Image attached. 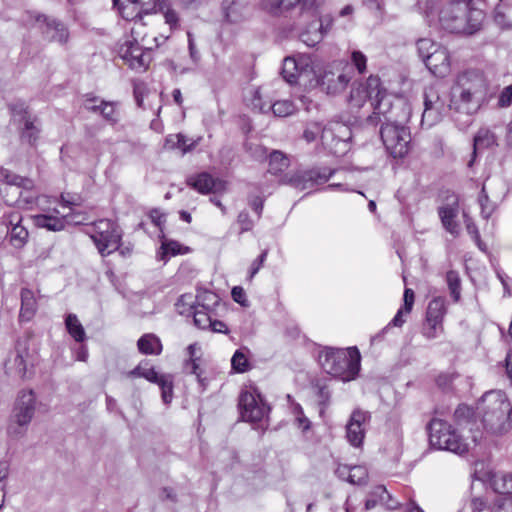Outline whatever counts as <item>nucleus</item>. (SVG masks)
Returning a JSON list of instances; mask_svg holds the SVG:
<instances>
[{
	"mask_svg": "<svg viewBox=\"0 0 512 512\" xmlns=\"http://www.w3.org/2000/svg\"><path fill=\"white\" fill-rule=\"evenodd\" d=\"M485 91L481 76L470 72L458 76L451 90L450 106L453 108V120L460 129L472 123V116L480 109Z\"/></svg>",
	"mask_w": 512,
	"mask_h": 512,
	"instance_id": "1",
	"label": "nucleus"
},
{
	"mask_svg": "<svg viewBox=\"0 0 512 512\" xmlns=\"http://www.w3.org/2000/svg\"><path fill=\"white\" fill-rule=\"evenodd\" d=\"M476 413L488 433L501 435L512 427V405L501 390L486 392L477 403Z\"/></svg>",
	"mask_w": 512,
	"mask_h": 512,
	"instance_id": "2",
	"label": "nucleus"
},
{
	"mask_svg": "<svg viewBox=\"0 0 512 512\" xmlns=\"http://www.w3.org/2000/svg\"><path fill=\"white\" fill-rule=\"evenodd\" d=\"M318 361L324 372L343 382L356 379L361 368V355L357 347L325 348L319 352Z\"/></svg>",
	"mask_w": 512,
	"mask_h": 512,
	"instance_id": "3",
	"label": "nucleus"
},
{
	"mask_svg": "<svg viewBox=\"0 0 512 512\" xmlns=\"http://www.w3.org/2000/svg\"><path fill=\"white\" fill-rule=\"evenodd\" d=\"M484 13L472 8L469 3L455 1L446 5L440 12L439 20L443 29L451 33L473 34L482 25Z\"/></svg>",
	"mask_w": 512,
	"mask_h": 512,
	"instance_id": "4",
	"label": "nucleus"
},
{
	"mask_svg": "<svg viewBox=\"0 0 512 512\" xmlns=\"http://www.w3.org/2000/svg\"><path fill=\"white\" fill-rule=\"evenodd\" d=\"M269 167L267 172L279 179L280 184H286L293 188L305 190L313 188L315 185L327 182L333 170L324 169L323 171L317 170H294L289 168V162H268Z\"/></svg>",
	"mask_w": 512,
	"mask_h": 512,
	"instance_id": "5",
	"label": "nucleus"
},
{
	"mask_svg": "<svg viewBox=\"0 0 512 512\" xmlns=\"http://www.w3.org/2000/svg\"><path fill=\"white\" fill-rule=\"evenodd\" d=\"M372 104L373 112L365 119L367 126L376 127L378 123H381V125L406 126L411 117L410 104L401 98L393 101L387 91L380 100Z\"/></svg>",
	"mask_w": 512,
	"mask_h": 512,
	"instance_id": "6",
	"label": "nucleus"
},
{
	"mask_svg": "<svg viewBox=\"0 0 512 512\" xmlns=\"http://www.w3.org/2000/svg\"><path fill=\"white\" fill-rule=\"evenodd\" d=\"M427 430L432 447L458 455L468 452V443L447 421L433 418L428 423Z\"/></svg>",
	"mask_w": 512,
	"mask_h": 512,
	"instance_id": "7",
	"label": "nucleus"
},
{
	"mask_svg": "<svg viewBox=\"0 0 512 512\" xmlns=\"http://www.w3.org/2000/svg\"><path fill=\"white\" fill-rule=\"evenodd\" d=\"M86 233L102 256H108L115 252L122 239L120 227L110 219H99L91 223L87 226Z\"/></svg>",
	"mask_w": 512,
	"mask_h": 512,
	"instance_id": "8",
	"label": "nucleus"
},
{
	"mask_svg": "<svg viewBox=\"0 0 512 512\" xmlns=\"http://www.w3.org/2000/svg\"><path fill=\"white\" fill-rule=\"evenodd\" d=\"M36 409V396L33 390H23L19 393L13 408L8 435L12 438L22 437L30 424Z\"/></svg>",
	"mask_w": 512,
	"mask_h": 512,
	"instance_id": "9",
	"label": "nucleus"
},
{
	"mask_svg": "<svg viewBox=\"0 0 512 512\" xmlns=\"http://www.w3.org/2000/svg\"><path fill=\"white\" fill-rule=\"evenodd\" d=\"M139 33L135 27L131 28V35L127 37L118 49L119 57L129 66L130 69L137 72H144L152 60L151 48H144L138 43Z\"/></svg>",
	"mask_w": 512,
	"mask_h": 512,
	"instance_id": "10",
	"label": "nucleus"
},
{
	"mask_svg": "<svg viewBox=\"0 0 512 512\" xmlns=\"http://www.w3.org/2000/svg\"><path fill=\"white\" fill-rule=\"evenodd\" d=\"M453 111L447 98L442 95L436 86H429L424 91V110L421 116V126L431 128L439 123L442 118Z\"/></svg>",
	"mask_w": 512,
	"mask_h": 512,
	"instance_id": "11",
	"label": "nucleus"
},
{
	"mask_svg": "<svg viewBox=\"0 0 512 512\" xmlns=\"http://www.w3.org/2000/svg\"><path fill=\"white\" fill-rule=\"evenodd\" d=\"M380 136L388 154L394 159H402L408 154L411 133L407 126L381 125Z\"/></svg>",
	"mask_w": 512,
	"mask_h": 512,
	"instance_id": "12",
	"label": "nucleus"
},
{
	"mask_svg": "<svg viewBox=\"0 0 512 512\" xmlns=\"http://www.w3.org/2000/svg\"><path fill=\"white\" fill-rule=\"evenodd\" d=\"M267 11L274 16L316 17L315 0H266Z\"/></svg>",
	"mask_w": 512,
	"mask_h": 512,
	"instance_id": "13",
	"label": "nucleus"
},
{
	"mask_svg": "<svg viewBox=\"0 0 512 512\" xmlns=\"http://www.w3.org/2000/svg\"><path fill=\"white\" fill-rule=\"evenodd\" d=\"M386 89L382 87L381 80L378 76L371 75L364 82H355L349 96L351 107L361 108L367 101L373 109V104L384 96Z\"/></svg>",
	"mask_w": 512,
	"mask_h": 512,
	"instance_id": "14",
	"label": "nucleus"
},
{
	"mask_svg": "<svg viewBox=\"0 0 512 512\" xmlns=\"http://www.w3.org/2000/svg\"><path fill=\"white\" fill-rule=\"evenodd\" d=\"M508 192L507 184L499 178H488L482 186L478 202L481 208V216L489 219L497 209L499 203L503 201Z\"/></svg>",
	"mask_w": 512,
	"mask_h": 512,
	"instance_id": "15",
	"label": "nucleus"
},
{
	"mask_svg": "<svg viewBox=\"0 0 512 512\" xmlns=\"http://www.w3.org/2000/svg\"><path fill=\"white\" fill-rule=\"evenodd\" d=\"M240 415L244 421H261L269 412V406L256 388L242 391L239 396Z\"/></svg>",
	"mask_w": 512,
	"mask_h": 512,
	"instance_id": "16",
	"label": "nucleus"
},
{
	"mask_svg": "<svg viewBox=\"0 0 512 512\" xmlns=\"http://www.w3.org/2000/svg\"><path fill=\"white\" fill-rule=\"evenodd\" d=\"M131 377H141L147 381L157 384L161 389V397L164 404H170L173 398V379L169 374H159L154 367L148 363H140L129 372Z\"/></svg>",
	"mask_w": 512,
	"mask_h": 512,
	"instance_id": "17",
	"label": "nucleus"
},
{
	"mask_svg": "<svg viewBox=\"0 0 512 512\" xmlns=\"http://www.w3.org/2000/svg\"><path fill=\"white\" fill-rule=\"evenodd\" d=\"M114 6H117L121 17L127 21H134V25H138V20L143 15L157 13L166 7V0H148L147 3L132 2L124 3L121 0H113Z\"/></svg>",
	"mask_w": 512,
	"mask_h": 512,
	"instance_id": "18",
	"label": "nucleus"
},
{
	"mask_svg": "<svg viewBox=\"0 0 512 512\" xmlns=\"http://www.w3.org/2000/svg\"><path fill=\"white\" fill-rule=\"evenodd\" d=\"M85 217L80 215H72L70 213L61 212L60 210L53 209L52 212L42 213L35 215L33 221L36 227L45 228L49 231H61L67 224H82Z\"/></svg>",
	"mask_w": 512,
	"mask_h": 512,
	"instance_id": "19",
	"label": "nucleus"
},
{
	"mask_svg": "<svg viewBox=\"0 0 512 512\" xmlns=\"http://www.w3.org/2000/svg\"><path fill=\"white\" fill-rule=\"evenodd\" d=\"M34 19L37 28L48 41L60 44H65L68 41L69 31L61 20L40 13L35 14Z\"/></svg>",
	"mask_w": 512,
	"mask_h": 512,
	"instance_id": "20",
	"label": "nucleus"
},
{
	"mask_svg": "<svg viewBox=\"0 0 512 512\" xmlns=\"http://www.w3.org/2000/svg\"><path fill=\"white\" fill-rule=\"evenodd\" d=\"M252 105L261 113L272 111L276 117H288L293 115L297 108L293 101L289 99L265 102L262 99L261 89H257L252 99Z\"/></svg>",
	"mask_w": 512,
	"mask_h": 512,
	"instance_id": "21",
	"label": "nucleus"
},
{
	"mask_svg": "<svg viewBox=\"0 0 512 512\" xmlns=\"http://www.w3.org/2000/svg\"><path fill=\"white\" fill-rule=\"evenodd\" d=\"M478 467V464L476 465ZM474 480L480 481L482 484L489 482L492 489L498 494H512V473L479 471L475 468L473 474Z\"/></svg>",
	"mask_w": 512,
	"mask_h": 512,
	"instance_id": "22",
	"label": "nucleus"
},
{
	"mask_svg": "<svg viewBox=\"0 0 512 512\" xmlns=\"http://www.w3.org/2000/svg\"><path fill=\"white\" fill-rule=\"evenodd\" d=\"M459 214V199L454 193L446 197V202L438 208V215L444 229L453 236H458L460 226L456 221Z\"/></svg>",
	"mask_w": 512,
	"mask_h": 512,
	"instance_id": "23",
	"label": "nucleus"
},
{
	"mask_svg": "<svg viewBox=\"0 0 512 512\" xmlns=\"http://www.w3.org/2000/svg\"><path fill=\"white\" fill-rule=\"evenodd\" d=\"M370 420L369 412L355 409L346 424V438L353 447H360L365 437V425Z\"/></svg>",
	"mask_w": 512,
	"mask_h": 512,
	"instance_id": "24",
	"label": "nucleus"
},
{
	"mask_svg": "<svg viewBox=\"0 0 512 512\" xmlns=\"http://www.w3.org/2000/svg\"><path fill=\"white\" fill-rule=\"evenodd\" d=\"M32 365L33 363L30 360V354L25 342L18 341L13 358H9L5 362L6 372L20 378H26L29 372L28 367Z\"/></svg>",
	"mask_w": 512,
	"mask_h": 512,
	"instance_id": "25",
	"label": "nucleus"
},
{
	"mask_svg": "<svg viewBox=\"0 0 512 512\" xmlns=\"http://www.w3.org/2000/svg\"><path fill=\"white\" fill-rule=\"evenodd\" d=\"M187 184L201 194L222 193L227 187L225 180L215 179L207 172L189 176L187 178Z\"/></svg>",
	"mask_w": 512,
	"mask_h": 512,
	"instance_id": "26",
	"label": "nucleus"
},
{
	"mask_svg": "<svg viewBox=\"0 0 512 512\" xmlns=\"http://www.w3.org/2000/svg\"><path fill=\"white\" fill-rule=\"evenodd\" d=\"M424 64L433 75L444 77L450 70L448 50L439 45L430 54H425Z\"/></svg>",
	"mask_w": 512,
	"mask_h": 512,
	"instance_id": "27",
	"label": "nucleus"
},
{
	"mask_svg": "<svg viewBox=\"0 0 512 512\" xmlns=\"http://www.w3.org/2000/svg\"><path fill=\"white\" fill-rule=\"evenodd\" d=\"M351 77L343 72L324 71L318 83L323 91L329 95H336L345 90Z\"/></svg>",
	"mask_w": 512,
	"mask_h": 512,
	"instance_id": "28",
	"label": "nucleus"
},
{
	"mask_svg": "<svg viewBox=\"0 0 512 512\" xmlns=\"http://www.w3.org/2000/svg\"><path fill=\"white\" fill-rule=\"evenodd\" d=\"M222 13L226 22L240 23L247 16L248 3L246 0H223Z\"/></svg>",
	"mask_w": 512,
	"mask_h": 512,
	"instance_id": "29",
	"label": "nucleus"
},
{
	"mask_svg": "<svg viewBox=\"0 0 512 512\" xmlns=\"http://www.w3.org/2000/svg\"><path fill=\"white\" fill-rule=\"evenodd\" d=\"M201 141V137L196 139L188 137L182 133L170 134L165 138L164 148L167 150H179L182 154L194 150L198 143Z\"/></svg>",
	"mask_w": 512,
	"mask_h": 512,
	"instance_id": "30",
	"label": "nucleus"
},
{
	"mask_svg": "<svg viewBox=\"0 0 512 512\" xmlns=\"http://www.w3.org/2000/svg\"><path fill=\"white\" fill-rule=\"evenodd\" d=\"M307 65L302 60H297L294 57H286L283 60L281 75L283 79L293 85L298 82L299 77L306 70Z\"/></svg>",
	"mask_w": 512,
	"mask_h": 512,
	"instance_id": "31",
	"label": "nucleus"
},
{
	"mask_svg": "<svg viewBox=\"0 0 512 512\" xmlns=\"http://www.w3.org/2000/svg\"><path fill=\"white\" fill-rule=\"evenodd\" d=\"M14 115L17 113L22 114V119L24 120V127L21 132V139L23 141L28 142L29 144H34L39 136V128L35 125L34 121H32L28 117V112L26 111L24 105H17L11 107Z\"/></svg>",
	"mask_w": 512,
	"mask_h": 512,
	"instance_id": "32",
	"label": "nucleus"
},
{
	"mask_svg": "<svg viewBox=\"0 0 512 512\" xmlns=\"http://www.w3.org/2000/svg\"><path fill=\"white\" fill-rule=\"evenodd\" d=\"M495 145H497V143L494 133L487 128L479 129L473 139V153L471 160H475L478 155L482 156L484 150L490 149Z\"/></svg>",
	"mask_w": 512,
	"mask_h": 512,
	"instance_id": "33",
	"label": "nucleus"
},
{
	"mask_svg": "<svg viewBox=\"0 0 512 512\" xmlns=\"http://www.w3.org/2000/svg\"><path fill=\"white\" fill-rule=\"evenodd\" d=\"M21 308L19 318L21 321L32 319L37 310V302L32 290L23 288L21 290Z\"/></svg>",
	"mask_w": 512,
	"mask_h": 512,
	"instance_id": "34",
	"label": "nucleus"
},
{
	"mask_svg": "<svg viewBox=\"0 0 512 512\" xmlns=\"http://www.w3.org/2000/svg\"><path fill=\"white\" fill-rule=\"evenodd\" d=\"M446 300L444 297H434L429 303L426 311V322L443 324L446 315Z\"/></svg>",
	"mask_w": 512,
	"mask_h": 512,
	"instance_id": "35",
	"label": "nucleus"
},
{
	"mask_svg": "<svg viewBox=\"0 0 512 512\" xmlns=\"http://www.w3.org/2000/svg\"><path fill=\"white\" fill-rule=\"evenodd\" d=\"M391 495L386 490L385 486L377 485L370 493V497L365 501V511L375 508L378 504L386 505L389 509H394L395 506L389 504Z\"/></svg>",
	"mask_w": 512,
	"mask_h": 512,
	"instance_id": "36",
	"label": "nucleus"
},
{
	"mask_svg": "<svg viewBox=\"0 0 512 512\" xmlns=\"http://www.w3.org/2000/svg\"><path fill=\"white\" fill-rule=\"evenodd\" d=\"M28 230L22 225V215L18 212V221L10 225L9 243L15 248L23 247L28 240Z\"/></svg>",
	"mask_w": 512,
	"mask_h": 512,
	"instance_id": "37",
	"label": "nucleus"
},
{
	"mask_svg": "<svg viewBox=\"0 0 512 512\" xmlns=\"http://www.w3.org/2000/svg\"><path fill=\"white\" fill-rule=\"evenodd\" d=\"M137 347L145 355H159L162 352L160 339L151 333L142 335L137 341Z\"/></svg>",
	"mask_w": 512,
	"mask_h": 512,
	"instance_id": "38",
	"label": "nucleus"
},
{
	"mask_svg": "<svg viewBox=\"0 0 512 512\" xmlns=\"http://www.w3.org/2000/svg\"><path fill=\"white\" fill-rule=\"evenodd\" d=\"M324 23L321 22L318 24V21H312L308 29L302 31L299 35L300 40L306 44L308 47H314L316 44L322 41L323 39V29Z\"/></svg>",
	"mask_w": 512,
	"mask_h": 512,
	"instance_id": "39",
	"label": "nucleus"
},
{
	"mask_svg": "<svg viewBox=\"0 0 512 512\" xmlns=\"http://www.w3.org/2000/svg\"><path fill=\"white\" fill-rule=\"evenodd\" d=\"M188 251L189 248L181 245L178 241L164 240L161 243L157 257L159 260L167 262L170 257L186 254Z\"/></svg>",
	"mask_w": 512,
	"mask_h": 512,
	"instance_id": "40",
	"label": "nucleus"
},
{
	"mask_svg": "<svg viewBox=\"0 0 512 512\" xmlns=\"http://www.w3.org/2000/svg\"><path fill=\"white\" fill-rule=\"evenodd\" d=\"M65 327H66V330L69 333V335L76 342L82 343L85 341L86 333H85L84 327L75 314L69 313L66 315Z\"/></svg>",
	"mask_w": 512,
	"mask_h": 512,
	"instance_id": "41",
	"label": "nucleus"
},
{
	"mask_svg": "<svg viewBox=\"0 0 512 512\" xmlns=\"http://www.w3.org/2000/svg\"><path fill=\"white\" fill-rule=\"evenodd\" d=\"M194 299L195 306H199V308L208 309L211 311H214L215 307L220 302V297L216 293L206 289L197 290V294Z\"/></svg>",
	"mask_w": 512,
	"mask_h": 512,
	"instance_id": "42",
	"label": "nucleus"
},
{
	"mask_svg": "<svg viewBox=\"0 0 512 512\" xmlns=\"http://www.w3.org/2000/svg\"><path fill=\"white\" fill-rule=\"evenodd\" d=\"M431 153L436 158H450L453 157V148L442 137L436 136L432 140Z\"/></svg>",
	"mask_w": 512,
	"mask_h": 512,
	"instance_id": "43",
	"label": "nucleus"
},
{
	"mask_svg": "<svg viewBox=\"0 0 512 512\" xmlns=\"http://www.w3.org/2000/svg\"><path fill=\"white\" fill-rule=\"evenodd\" d=\"M12 221H18V211H9L3 213L0 217V246L9 241L10 225Z\"/></svg>",
	"mask_w": 512,
	"mask_h": 512,
	"instance_id": "44",
	"label": "nucleus"
},
{
	"mask_svg": "<svg viewBox=\"0 0 512 512\" xmlns=\"http://www.w3.org/2000/svg\"><path fill=\"white\" fill-rule=\"evenodd\" d=\"M214 311L199 308L196 306L190 315L193 316L194 324L200 329H207L211 324L212 313Z\"/></svg>",
	"mask_w": 512,
	"mask_h": 512,
	"instance_id": "45",
	"label": "nucleus"
},
{
	"mask_svg": "<svg viewBox=\"0 0 512 512\" xmlns=\"http://www.w3.org/2000/svg\"><path fill=\"white\" fill-rule=\"evenodd\" d=\"M231 366L238 373H244L250 369L248 357L243 349L235 351L231 358Z\"/></svg>",
	"mask_w": 512,
	"mask_h": 512,
	"instance_id": "46",
	"label": "nucleus"
},
{
	"mask_svg": "<svg viewBox=\"0 0 512 512\" xmlns=\"http://www.w3.org/2000/svg\"><path fill=\"white\" fill-rule=\"evenodd\" d=\"M446 282L454 301H459L461 292V282L458 272L454 270L448 271L446 274Z\"/></svg>",
	"mask_w": 512,
	"mask_h": 512,
	"instance_id": "47",
	"label": "nucleus"
},
{
	"mask_svg": "<svg viewBox=\"0 0 512 512\" xmlns=\"http://www.w3.org/2000/svg\"><path fill=\"white\" fill-rule=\"evenodd\" d=\"M475 416H477L476 411L466 404H460L454 412V418L458 425L468 424Z\"/></svg>",
	"mask_w": 512,
	"mask_h": 512,
	"instance_id": "48",
	"label": "nucleus"
},
{
	"mask_svg": "<svg viewBox=\"0 0 512 512\" xmlns=\"http://www.w3.org/2000/svg\"><path fill=\"white\" fill-rule=\"evenodd\" d=\"M175 306L179 314L190 316L191 312L196 307L195 299L192 294H183L179 297Z\"/></svg>",
	"mask_w": 512,
	"mask_h": 512,
	"instance_id": "49",
	"label": "nucleus"
},
{
	"mask_svg": "<svg viewBox=\"0 0 512 512\" xmlns=\"http://www.w3.org/2000/svg\"><path fill=\"white\" fill-rule=\"evenodd\" d=\"M367 478V469L364 466L357 465L350 468L347 481L351 484L362 485L366 483Z\"/></svg>",
	"mask_w": 512,
	"mask_h": 512,
	"instance_id": "50",
	"label": "nucleus"
},
{
	"mask_svg": "<svg viewBox=\"0 0 512 512\" xmlns=\"http://www.w3.org/2000/svg\"><path fill=\"white\" fill-rule=\"evenodd\" d=\"M253 156L262 158L263 160H287L286 155L279 151V150H272L268 152V150L261 145H257L255 147V151L253 153Z\"/></svg>",
	"mask_w": 512,
	"mask_h": 512,
	"instance_id": "51",
	"label": "nucleus"
},
{
	"mask_svg": "<svg viewBox=\"0 0 512 512\" xmlns=\"http://www.w3.org/2000/svg\"><path fill=\"white\" fill-rule=\"evenodd\" d=\"M99 114L112 125H115L119 121V113L117 112L113 102L102 101V107Z\"/></svg>",
	"mask_w": 512,
	"mask_h": 512,
	"instance_id": "52",
	"label": "nucleus"
},
{
	"mask_svg": "<svg viewBox=\"0 0 512 512\" xmlns=\"http://www.w3.org/2000/svg\"><path fill=\"white\" fill-rule=\"evenodd\" d=\"M60 199H61V207L62 209H66L68 208L69 209V212L70 214L72 215H80L81 217H84L82 214L80 213H74V210H73V207L74 206H78L80 204V197L77 196V195H72L70 193H62L61 196H60Z\"/></svg>",
	"mask_w": 512,
	"mask_h": 512,
	"instance_id": "53",
	"label": "nucleus"
},
{
	"mask_svg": "<svg viewBox=\"0 0 512 512\" xmlns=\"http://www.w3.org/2000/svg\"><path fill=\"white\" fill-rule=\"evenodd\" d=\"M417 50L419 57L425 62V54H430L435 48H438V44L428 38H421L417 41Z\"/></svg>",
	"mask_w": 512,
	"mask_h": 512,
	"instance_id": "54",
	"label": "nucleus"
},
{
	"mask_svg": "<svg viewBox=\"0 0 512 512\" xmlns=\"http://www.w3.org/2000/svg\"><path fill=\"white\" fill-rule=\"evenodd\" d=\"M293 414L295 415V422L299 429L302 431H307L310 429L311 422L304 415L303 409L300 404H295L293 406Z\"/></svg>",
	"mask_w": 512,
	"mask_h": 512,
	"instance_id": "55",
	"label": "nucleus"
},
{
	"mask_svg": "<svg viewBox=\"0 0 512 512\" xmlns=\"http://www.w3.org/2000/svg\"><path fill=\"white\" fill-rule=\"evenodd\" d=\"M443 332V324L436 322H425L423 336L427 339H435Z\"/></svg>",
	"mask_w": 512,
	"mask_h": 512,
	"instance_id": "56",
	"label": "nucleus"
},
{
	"mask_svg": "<svg viewBox=\"0 0 512 512\" xmlns=\"http://www.w3.org/2000/svg\"><path fill=\"white\" fill-rule=\"evenodd\" d=\"M351 62L357 69L358 73L363 74L366 71L367 57L361 51H352Z\"/></svg>",
	"mask_w": 512,
	"mask_h": 512,
	"instance_id": "57",
	"label": "nucleus"
},
{
	"mask_svg": "<svg viewBox=\"0 0 512 512\" xmlns=\"http://www.w3.org/2000/svg\"><path fill=\"white\" fill-rule=\"evenodd\" d=\"M102 101L103 100H99V98L94 96L93 94H86L84 96L83 106L86 110H88L90 112L100 113L101 107H102Z\"/></svg>",
	"mask_w": 512,
	"mask_h": 512,
	"instance_id": "58",
	"label": "nucleus"
},
{
	"mask_svg": "<svg viewBox=\"0 0 512 512\" xmlns=\"http://www.w3.org/2000/svg\"><path fill=\"white\" fill-rule=\"evenodd\" d=\"M164 14L165 22L171 29H176L179 25V17L175 10L169 7L168 0H166V7L161 11Z\"/></svg>",
	"mask_w": 512,
	"mask_h": 512,
	"instance_id": "59",
	"label": "nucleus"
},
{
	"mask_svg": "<svg viewBox=\"0 0 512 512\" xmlns=\"http://www.w3.org/2000/svg\"><path fill=\"white\" fill-rule=\"evenodd\" d=\"M464 222L466 226L467 233L473 238L477 246H480V234L477 226L473 222V220L463 212Z\"/></svg>",
	"mask_w": 512,
	"mask_h": 512,
	"instance_id": "60",
	"label": "nucleus"
},
{
	"mask_svg": "<svg viewBox=\"0 0 512 512\" xmlns=\"http://www.w3.org/2000/svg\"><path fill=\"white\" fill-rule=\"evenodd\" d=\"M471 512H483L488 508L487 498L484 496H473L469 502Z\"/></svg>",
	"mask_w": 512,
	"mask_h": 512,
	"instance_id": "61",
	"label": "nucleus"
},
{
	"mask_svg": "<svg viewBox=\"0 0 512 512\" xmlns=\"http://www.w3.org/2000/svg\"><path fill=\"white\" fill-rule=\"evenodd\" d=\"M248 204L251 209L257 214L258 218L261 217L264 208V198L260 195L248 196Z\"/></svg>",
	"mask_w": 512,
	"mask_h": 512,
	"instance_id": "62",
	"label": "nucleus"
},
{
	"mask_svg": "<svg viewBox=\"0 0 512 512\" xmlns=\"http://www.w3.org/2000/svg\"><path fill=\"white\" fill-rule=\"evenodd\" d=\"M237 222L241 227V233L252 230L254 226V223L246 210H243L238 214Z\"/></svg>",
	"mask_w": 512,
	"mask_h": 512,
	"instance_id": "63",
	"label": "nucleus"
},
{
	"mask_svg": "<svg viewBox=\"0 0 512 512\" xmlns=\"http://www.w3.org/2000/svg\"><path fill=\"white\" fill-rule=\"evenodd\" d=\"M512 103V85L506 86L499 95L498 104L501 107H509Z\"/></svg>",
	"mask_w": 512,
	"mask_h": 512,
	"instance_id": "64",
	"label": "nucleus"
}]
</instances>
